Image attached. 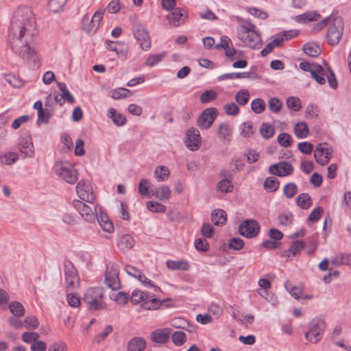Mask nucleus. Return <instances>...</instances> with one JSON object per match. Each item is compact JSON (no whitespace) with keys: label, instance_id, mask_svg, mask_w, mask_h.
<instances>
[{"label":"nucleus","instance_id":"nucleus-53","mask_svg":"<svg viewBox=\"0 0 351 351\" xmlns=\"http://www.w3.org/2000/svg\"><path fill=\"white\" fill-rule=\"evenodd\" d=\"M282 105V102L277 97H271L268 101V108L274 113L279 112Z\"/></svg>","mask_w":351,"mask_h":351},{"label":"nucleus","instance_id":"nucleus-12","mask_svg":"<svg viewBox=\"0 0 351 351\" xmlns=\"http://www.w3.org/2000/svg\"><path fill=\"white\" fill-rule=\"evenodd\" d=\"M54 171L57 176L69 184H75L77 180L76 170L64 165L62 162L56 163L54 166Z\"/></svg>","mask_w":351,"mask_h":351},{"label":"nucleus","instance_id":"nucleus-11","mask_svg":"<svg viewBox=\"0 0 351 351\" xmlns=\"http://www.w3.org/2000/svg\"><path fill=\"white\" fill-rule=\"evenodd\" d=\"M260 232V225L255 219L244 220L239 226V234L247 239L256 237Z\"/></svg>","mask_w":351,"mask_h":351},{"label":"nucleus","instance_id":"nucleus-7","mask_svg":"<svg viewBox=\"0 0 351 351\" xmlns=\"http://www.w3.org/2000/svg\"><path fill=\"white\" fill-rule=\"evenodd\" d=\"M119 274V269L117 265L110 263L106 265L105 282L107 286L114 291L118 290L121 287Z\"/></svg>","mask_w":351,"mask_h":351},{"label":"nucleus","instance_id":"nucleus-49","mask_svg":"<svg viewBox=\"0 0 351 351\" xmlns=\"http://www.w3.org/2000/svg\"><path fill=\"white\" fill-rule=\"evenodd\" d=\"M126 273L138 279L139 281H142V279H146V276L141 273V271L134 266L128 265L125 267Z\"/></svg>","mask_w":351,"mask_h":351},{"label":"nucleus","instance_id":"nucleus-5","mask_svg":"<svg viewBox=\"0 0 351 351\" xmlns=\"http://www.w3.org/2000/svg\"><path fill=\"white\" fill-rule=\"evenodd\" d=\"M326 328V323L322 317H315L308 323V329L304 333L305 339L313 343L319 342Z\"/></svg>","mask_w":351,"mask_h":351},{"label":"nucleus","instance_id":"nucleus-57","mask_svg":"<svg viewBox=\"0 0 351 351\" xmlns=\"http://www.w3.org/2000/svg\"><path fill=\"white\" fill-rule=\"evenodd\" d=\"M287 106L288 108L297 112L301 109L300 99L298 97H289L287 99Z\"/></svg>","mask_w":351,"mask_h":351},{"label":"nucleus","instance_id":"nucleus-39","mask_svg":"<svg viewBox=\"0 0 351 351\" xmlns=\"http://www.w3.org/2000/svg\"><path fill=\"white\" fill-rule=\"evenodd\" d=\"M152 184L147 179H142L138 183V193L143 196H148L152 194Z\"/></svg>","mask_w":351,"mask_h":351},{"label":"nucleus","instance_id":"nucleus-24","mask_svg":"<svg viewBox=\"0 0 351 351\" xmlns=\"http://www.w3.org/2000/svg\"><path fill=\"white\" fill-rule=\"evenodd\" d=\"M135 244V240L130 234L121 236L118 241L117 245L121 251L125 252L131 249Z\"/></svg>","mask_w":351,"mask_h":351},{"label":"nucleus","instance_id":"nucleus-41","mask_svg":"<svg viewBox=\"0 0 351 351\" xmlns=\"http://www.w3.org/2000/svg\"><path fill=\"white\" fill-rule=\"evenodd\" d=\"M217 97V91L213 89L206 90L201 94L199 101L202 104H208L212 101H214Z\"/></svg>","mask_w":351,"mask_h":351},{"label":"nucleus","instance_id":"nucleus-59","mask_svg":"<svg viewBox=\"0 0 351 351\" xmlns=\"http://www.w3.org/2000/svg\"><path fill=\"white\" fill-rule=\"evenodd\" d=\"M293 215L291 213H280L278 215L279 223L281 226H287L292 223Z\"/></svg>","mask_w":351,"mask_h":351},{"label":"nucleus","instance_id":"nucleus-32","mask_svg":"<svg viewBox=\"0 0 351 351\" xmlns=\"http://www.w3.org/2000/svg\"><path fill=\"white\" fill-rule=\"evenodd\" d=\"M294 133L298 138H305L309 134V129L305 122H298L293 128Z\"/></svg>","mask_w":351,"mask_h":351},{"label":"nucleus","instance_id":"nucleus-50","mask_svg":"<svg viewBox=\"0 0 351 351\" xmlns=\"http://www.w3.org/2000/svg\"><path fill=\"white\" fill-rule=\"evenodd\" d=\"M278 143L284 147H289L291 146L293 139L291 136L286 132H282L278 134L277 137Z\"/></svg>","mask_w":351,"mask_h":351},{"label":"nucleus","instance_id":"nucleus-38","mask_svg":"<svg viewBox=\"0 0 351 351\" xmlns=\"http://www.w3.org/2000/svg\"><path fill=\"white\" fill-rule=\"evenodd\" d=\"M260 133L264 138L269 139L274 135L275 128L270 123H263L260 128Z\"/></svg>","mask_w":351,"mask_h":351},{"label":"nucleus","instance_id":"nucleus-17","mask_svg":"<svg viewBox=\"0 0 351 351\" xmlns=\"http://www.w3.org/2000/svg\"><path fill=\"white\" fill-rule=\"evenodd\" d=\"M19 149L25 157L32 158L34 156V145L30 135L21 137L19 141Z\"/></svg>","mask_w":351,"mask_h":351},{"label":"nucleus","instance_id":"nucleus-51","mask_svg":"<svg viewBox=\"0 0 351 351\" xmlns=\"http://www.w3.org/2000/svg\"><path fill=\"white\" fill-rule=\"evenodd\" d=\"M234 186L230 180L224 178L219 181L217 184L218 190L221 193H229L233 190Z\"/></svg>","mask_w":351,"mask_h":351},{"label":"nucleus","instance_id":"nucleus-9","mask_svg":"<svg viewBox=\"0 0 351 351\" xmlns=\"http://www.w3.org/2000/svg\"><path fill=\"white\" fill-rule=\"evenodd\" d=\"M132 30L140 47L143 50L149 49L151 47V40L144 25L142 24H135L132 26Z\"/></svg>","mask_w":351,"mask_h":351},{"label":"nucleus","instance_id":"nucleus-62","mask_svg":"<svg viewBox=\"0 0 351 351\" xmlns=\"http://www.w3.org/2000/svg\"><path fill=\"white\" fill-rule=\"evenodd\" d=\"M195 249L199 252H207L209 250V244L204 238L195 239L194 242Z\"/></svg>","mask_w":351,"mask_h":351},{"label":"nucleus","instance_id":"nucleus-45","mask_svg":"<svg viewBox=\"0 0 351 351\" xmlns=\"http://www.w3.org/2000/svg\"><path fill=\"white\" fill-rule=\"evenodd\" d=\"M305 247V243L301 240H297L291 244L289 248V253L291 254L292 256H295L297 254H300V252Z\"/></svg>","mask_w":351,"mask_h":351},{"label":"nucleus","instance_id":"nucleus-44","mask_svg":"<svg viewBox=\"0 0 351 351\" xmlns=\"http://www.w3.org/2000/svg\"><path fill=\"white\" fill-rule=\"evenodd\" d=\"M234 98L239 104L244 106L250 99V93L247 89H241L236 93Z\"/></svg>","mask_w":351,"mask_h":351},{"label":"nucleus","instance_id":"nucleus-31","mask_svg":"<svg viewBox=\"0 0 351 351\" xmlns=\"http://www.w3.org/2000/svg\"><path fill=\"white\" fill-rule=\"evenodd\" d=\"M66 0H49L47 3V8L50 12L58 13L63 10Z\"/></svg>","mask_w":351,"mask_h":351},{"label":"nucleus","instance_id":"nucleus-34","mask_svg":"<svg viewBox=\"0 0 351 351\" xmlns=\"http://www.w3.org/2000/svg\"><path fill=\"white\" fill-rule=\"evenodd\" d=\"M232 128L228 123H222L219 125L217 134L221 139L229 140Z\"/></svg>","mask_w":351,"mask_h":351},{"label":"nucleus","instance_id":"nucleus-55","mask_svg":"<svg viewBox=\"0 0 351 351\" xmlns=\"http://www.w3.org/2000/svg\"><path fill=\"white\" fill-rule=\"evenodd\" d=\"M132 95L131 91L125 88H119L113 90L112 97L114 99L128 98Z\"/></svg>","mask_w":351,"mask_h":351},{"label":"nucleus","instance_id":"nucleus-47","mask_svg":"<svg viewBox=\"0 0 351 351\" xmlns=\"http://www.w3.org/2000/svg\"><path fill=\"white\" fill-rule=\"evenodd\" d=\"M323 63L327 66V71L328 72V75H327L328 84L332 88L336 89L338 86V82L335 74L326 60H324Z\"/></svg>","mask_w":351,"mask_h":351},{"label":"nucleus","instance_id":"nucleus-37","mask_svg":"<svg viewBox=\"0 0 351 351\" xmlns=\"http://www.w3.org/2000/svg\"><path fill=\"white\" fill-rule=\"evenodd\" d=\"M170 171L165 166H158L154 171V176L158 181H165L169 178Z\"/></svg>","mask_w":351,"mask_h":351},{"label":"nucleus","instance_id":"nucleus-4","mask_svg":"<svg viewBox=\"0 0 351 351\" xmlns=\"http://www.w3.org/2000/svg\"><path fill=\"white\" fill-rule=\"evenodd\" d=\"M344 31V21L342 17L335 16L332 19L326 38L330 46H337L341 41Z\"/></svg>","mask_w":351,"mask_h":351},{"label":"nucleus","instance_id":"nucleus-48","mask_svg":"<svg viewBox=\"0 0 351 351\" xmlns=\"http://www.w3.org/2000/svg\"><path fill=\"white\" fill-rule=\"evenodd\" d=\"M5 80L14 88H19L24 84V82L22 79L16 77L12 74L5 75Z\"/></svg>","mask_w":351,"mask_h":351},{"label":"nucleus","instance_id":"nucleus-1","mask_svg":"<svg viewBox=\"0 0 351 351\" xmlns=\"http://www.w3.org/2000/svg\"><path fill=\"white\" fill-rule=\"evenodd\" d=\"M34 22L33 12L27 6L19 8L14 14L9 27L8 39L12 51L25 61L36 62L38 56L31 43L33 34L30 28Z\"/></svg>","mask_w":351,"mask_h":351},{"label":"nucleus","instance_id":"nucleus-52","mask_svg":"<svg viewBox=\"0 0 351 351\" xmlns=\"http://www.w3.org/2000/svg\"><path fill=\"white\" fill-rule=\"evenodd\" d=\"M110 298L114 300L118 304L124 306L128 303L130 299V295L125 292L120 291L116 295L113 294L110 295Z\"/></svg>","mask_w":351,"mask_h":351},{"label":"nucleus","instance_id":"nucleus-33","mask_svg":"<svg viewBox=\"0 0 351 351\" xmlns=\"http://www.w3.org/2000/svg\"><path fill=\"white\" fill-rule=\"evenodd\" d=\"M9 309L12 313L13 316L16 317H21L25 315V308L23 304L17 301L11 302L9 304Z\"/></svg>","mask_w":351,"mask_h":351},{"label":"nucleus","instance_id":"nucleus-22","mask_svg":"<svg viewBox=\"0 0 351 351\" xmlns=\"http://www.w3.org/2000/svg\"><path fill=\"white\" fill-rule=\"evenodd\" d=\"M211 221L215 226H223L227 221V214L222 209H215L211 213Z\"/></svg>","mask_w":351,"mask_h":351},{"label":"nucleus","instance_id":"nucleus-35","mask_svg":"<svg viewBox=\"0 0 351 351\" xmlns=\"http://www.w3.org/2000/svg\"><path fill=\"white\" fill-rule=\"evenodd\" d=\"M280 186L279 180L274 177H268L263 183V187L269 192L276 191Z\"/></svg>","mask_w":351,"mask_h":351},{"label":"nucleus","instance_id":"nucleus-36","mask_svg":"<svg viewBox=\"0 0 351 351\" xmlns=\"http://www.w3.org/2000/svg\"><path fill=\"white\" fill-rule=\"evenodd\" d=\"M183 14L180 9H174L173 12L167 15V19L170 25L176 27L180 25V20Z\"/></svg>","mask_w":351,"mask_h":351},{"label":"nucleus","instance_id":"nucleus-64","mask_svg":"<svg viewBox=\"0 0 351 351\" xmlns=\"http://www.w3.org/2000/svg\"><path fill=\"white\" fill-rule=\"evenodd\" d=\"M299 151L306 155L311 154L313 150V145L307 141L299 143L298 145Z\"/></svg>","mask_w":351,"mask_h":351},{"label":"nucleus","instance_id":"nucleus-46","mask_svg":"<svg viewBox=\"0 0 351 351\" xmlns=\"http://www.w3.org/2000/svg\"><path fill=\"white\" fill-rule=\"evenodd\" d=\"M166 56V52L152 55L146 59L145 65L148 66H154L161 62Z\"/></svg>","mask_w":351,"mask_h":351},{"label":"nucleus","instance_id":"nucleus-10","mask_svg":"<svg viewBox=\"0 0 351 351\" xmlns=\"http://www.w3.org/2000/svg\"><path fill=\"white\" fill-rule=\"evenodd\" d=\"M218 110L215 108H208L202 111L197 119V125L202 130L209 129L217 117Z\"/></svg>","mask_w":351,"mask_h":351},{"label":"nucleus","instance_id":"nucleus-30","mask_svg":"<svg viewBox=\"0 0 351 351\" xmlns=\"http://www.w3.org/2000/svg\"><path fill=\"white\" fill-rule=\"evenodd\" d=\"M295 203L298 206L304 210L308 209L313 204L312 199L308 193L300 194L296 198Z\"/></svg>","mask_w":351,"mask_h":351},{"label":"nucleus","instance_id":"nucleus-8","mask_svg":"<svg viewBox=\"0 0 351 351\" xmlns=\"http://www.w3.org/2000/svg\"><path fill=\"white\" fill-rule=\"evenodd\" d=\"M63 267L65 276V282L66 283V289H73L75 283H79L80 281L77 271L73 263L69 259L64 260Z\"/></svg>","mask_w":351,"mask_h":351},{"label":"nucleus","instance_id":"nucleus-13","mask_svg":"<svg viewBox=\"0 0 351 351\" xmlns=\"http://www.w3.org/2000/svg\"><path fill=\"white\" fill-rule=\"evenodd\" d=\"M76 191L82 201L88 203H93L95 201V197L88 180H80L76 186Z\"/></svg>","mask_w":351,"mask_h":351},{"label":"nucleus","instance_id":"nucleus-18","mask_svg":"<svg viewBox=\"0 0 351 351\" xmlns=\"http://www.w3.org/2000/svg\"><path fill=\"white\" fill-rule=\"evenodd\" d=\"M143 300L141 303V307L145 310H156L162 306V302L160 299L153 298L151 293L142 291Z\"/></svg>","mask_w":351,"mask_h":351},{"label":"nucleus","instance_id":"nucleus-42","mask_svg":"<svg viewBox=\"0 0 351 351\" xmlns=\"http://www.w3.org/2000/svg\"><path fill=\"white\" fill-rule=\"evenodd\" d=\"M147 210L152 213H165L166 212V206L155 201H149L146 203Z\"/></svg>","mask_w":351,"mask_h":351},{"label":"nucleus","instance_id":"nucleus-54","mask_svg":"<svg viewBox=\"0 0 351 351\" xmlns=\"http://www.w3.org/2000/svg\"><path fill=\"white\" fill-rule=\"evenodd\" d=\"M171 338L173 343L177 346H181L186 341V335L183 331H176Z\"/></svg>","mask_w":351,"mask_h":351},{"label":"nucleus","instance_id":"nucleus-15","mask_svg":"<svg viewBox=\"0 0 351 351\" xmlns=\"http://www.w3.org/2000/svg\"><path fill=\"white\" fill-rule=\"evenodd\" d=\"M270 174L278 177H285L293 173V167L291 164L285 161H280L278 163L271 165L268 169Z\"/></svg>","mask_w":351,"mask_h":351},{"label":"nucleus","instance_id":"nucleus-21","mask_svg":"<svg viewBox=\"0 0 351 351\" xmlns=\"http://www.w3.org/2000/svg\"><path fill=\"white\" fill-rule=\"evenodd\" d=\"M146 348V341L143 337H132L127 343V351H144Z\"/></svg>","mask_w":351,"mask_h":351},{"label":"nucleus","instance_id":"nucleus-19","mask_svg":"<svg viewBox=\"0 0 351 351\" xmlns=\"http://www.w3.org/2000/svg\"><path fill=\"white\" fill-rule=\"evenodd\" d=\"M170 328H160L152 331L150 334L151 340L156 343L163 344L169 340Z\"/></svg>","mask_w":351,"mask_h":351},{"label":"nucleus","instance_id":"nucleus-14","mask_svg":"<svg viewBox=\"0 0 351 351\" xmlns=\"http://www.w3.org/2000/svg\"><path fill=\"white\" fill-rule=\"evenodd\" d=\"M202 138L199 130L195 128L187 130L184 144L191 151H197L201 145Z\"/></svg>","mask_w":351,"mask_h":351},{"label":"nucleus","instance_id":"nucleus-26","mask_svg":"<svg viewBox=\"0 0 351 351\" xmlns=\"http://www.w3.org/2000/svg\"><path fill=\"white\" fill-rule=\"evenodd\" d=\"M302 49L306 55L313 58L318 57L322 53V50L319 45L313 42H309L304 44Z\"/></svg>","mask_w":351,"mask_h":351},{"label":"nucleus","instance_id":"nucleus-61","mask_svg":"<svg viewBox=\"0 0 351 351\" xmlns=\"http://www.w3.org/2000/svg\"><path fill=\"white\" fill-rule=\"evenodd\" d=\"M246 10L252 16H256L260 19L264 20L268 17V14L265 11L261 10L254 7H247Z\"/></svg>","mask_w":351,"mask_h":351},{"label":"nucleus","instance_id":"nucleus-2","mask_svg":"<svg viewBox=\"0 0 351 351\" xmlns=\"http://www.w3.org/2000/svg\"><path fill=\"white\" fill-rule=\"evenodd\" d=\"M247 25H242L237 29L239 38L251 49L260 48L261 34L256 30V27L250 21H245Z\"/></svg>","mask_w":351,"mask_h":351},{"label":"nucleus","instance_id":"nucleus-56","mask_svg":"<svg viewBox=\"0 0 351 351\" xmlns=\"http://www.w3.org/2000/svg\"><path fill=\"white\" fill-rule=\"evenodd\" d=\"M285 287L287 291L295 299H299L301 298V294L302 293V289L291 285L288 281L285 282Z\"/></svg>","mask_w":351,"mask_h":351},{"label":"nucleus","instance_id":"nucleus-40","mask_svg":"<svg viewBox=\"0 0 351 351\" xmlns=\"http://www.w3.org/2000/svg\"><path fill=\"white\" fill-rule=\"evenodd\" d=\"M266 104L265 101L261 98H256L251 102V109L256 114H261L265 111Z\"/></svg>","mask_w":351,"mask_h":351},{"label":"nucleus","instance_id":"nucleus-43","mask_svg":"<svg viewBox=\"0 0 351 351\" xmlns=\"http://www.w3.org/2000/svg\"><path fill=\"white\" fill-rule=\"evenodd\" d=\"M298 193V186L294 182L286 184L283 187V195L289 199L293 197Z\"/></svg>","mask_w":351,"mask_h":351},{"label":"nucleus","instance_id":"nucleus-25","mask_svg":"<svg viewBox=\"0 0 351 351\" xmlns=\"http://www.w3.org/2000/svg\"><path fill=\"white\" fill-rule=\"evenodd\" d=\"M107 115L117 126L121 127L126 123V117L123 114L117 112L114 108H110Z\"/></svg>","mask_w":351,"mask_h":351},{"label":"nucleus","instance_id":"nucleus-58","mask_svg":"<svg viewBox=\"0 0 351 351\" xmlns=\"http://www.w3.org/2000/svg\"><path fill=\"white\" fill-rule=\"evenodd\" d=\"M228 248L234 250H240L244 246V241L239 237H232L228 241Z\"/></svg>","mask_w":351,"mask_h":351},{"label":"nucleus","instance_id":"nucleus-60","mask_svg":"<svg viewBox=\"0 0 351 351\" xmlns=\"http://www.w3.org/2000/svg\"><path fill=\"white\" fill-rule=\"evenodd\" d=\"M112 330L113 327L112 325H106L103 331L95 337L94 341L97 343H100L104 341L112 332Z\"/></svg>","mask_w":351,"mask_h":351},{"label":"nucleus","instance_id":"nucleus-20","mask_svg":"<svg viewBox=\"0 0 351 351\" xmlns=\"http://www.w3.org/2000/svg\"><path fill=\"white\" fill-rule=\"evenodd\" d=\"M114 43V42L113 41L106 40V48L110 51H115L118 55L119 58H121L123 60H125L129 50L128 45L125 44L124 43L118 41L117 42V43L118 45L121 46V47H117L116 46H113Z\"/></svg>","mask_w":351,"mask_h":351},{"label":"nucleus","instance_id":"nucleus-23","mask_svg":"<svg viewBox=\"0 0 351 351\" xmlns=\"http://www.w3.org/2000/svg\"><path fill=\"white\" fill-rule=\"evenodd\" d=\"M96 219L101 227V228L106 232L110 233L114 230L112 222L108 219V215L101 212L99 215H96Z\"/></svg>","mask_w":351,"mask_h":351},{"label":"nucleus","instance_id":"nucleus-63","mask_svg":"<svg viewBox=\"0 0 351 351\" xmlns=\"http://www.w3.org/2000/svg\"><path fill=\"white\" fill-rule=\"evenodd\" d=\"M52 114V112L47 110L46 109H43L41 110V113L38 114L36 124L38 125H40L42 123H48L49 119L51 117Z\"/></svg>","mask_w":351,"mask_h":351},{"label":"nucleus","instance_id":"nucleus-16","mask_svg":"<svg viewBox=\"0 0 351 351\" xmlns=\"http://www.w3.org/2000/svg\"><path fill=\"white\" fill-rule=\"evenodd\" d=\"M73 207L78 210L80 215L86 221L94 222L96 219L97 214L93 212L92 208L84 203L81 200L75 199L73 202Z\"/></svg>","mask_w":351,"mask_h":351},{"label":"nucleus","instance_id":"nucleus-3","mask_svg":"<svg viewBox=\"0 0 351 351\" xmlns=\"http://www.w3.org/2000/svg\"><path fill=\"white\" fill-rule=\"evenodd\" d=\"M104 291L103 288L92 287L88 289L83 298L84 302L87 304V308L90 311H99L106 308L104 302Z\"/></svg>","mask_w":351,"mask_h":351},{"label":"nucleus","instance_id":"nucleus-29","mask_svg":"<svg viewBox=\"0 0 351 351\" xmlns=\"http://www.w3.org/2000/svg\"><path fill=\"white\" fill-rule=\"evenodd\" d=\"M321 17V15L316 11H308L302 14L298 15L296 20L298 23H308L316 21Z\"/></svg>","mask_w":351,"mask_h":351},{"label":"nucleus","instance_id":"nucleus-27","mask_svg":"<svg viewBox=\"0 0 351 351\" xmlns=\"http://www.w3.org/2000/svg\"><path fill=\"white\" fill-rule=\"evenodd\" d=\"M166 265L168 269L171 270H181L186 271L190 268L189 262L184 260L178 261L168 260L166 262Z\"/></svg>","mask_w":351,"mask_h":351},{"label":"nucleus","instance_id":"nucleus-6","mask_svg":"<svg viewBox=\"0 0 351 351\" xmlns=\"http://www.w3.org/2000/svg\"><path fill=\"white\" fill-rule=\"evenodd\" d=\"M104 12L103 10L96 11L90 19L88 14H86L82 21V29L88 34L95 33L100 25Z\"/></svg>","mask_w":351,"mask_h":351},{"label":"nucleus","instance_id":"nucleus-28","mask_svg":"<svg viewBox=\"0 0 351 351\" xmlns=\"http://www.w3.org/2000/svg\"><path fill=\"white\" fill-rule=\"evenodd\" d=\"M152 195H156L162 201H165L170 198L171 190L168 186L162 185L158 188L152 189Z\"/></svg>","mask_w":351,"mask_h":351}]
</instances>
